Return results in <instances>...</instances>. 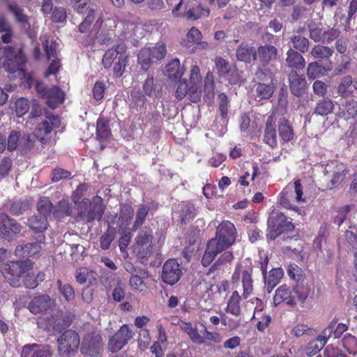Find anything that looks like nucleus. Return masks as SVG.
<instances>
[{
  "instance_id": "obj_1",
  "label": "nucleus",
  "mask_w": 357,
  "mask_h": 357,
  "mask_svg": "<svg viewBox=\"0 0 357 357\" xmlns=\"http://www.w3.org/2000/svg\"><path fill=\"white\" fill-rule=\"evenodd\" d=\"M236 229L233 223L224 221L216 230L215 237L208 241L202 259V264L208 266L215 257L223 250L232 245L236 240Z\"/></svg>"
},
{
  "instance_id": "obj_2",
  "label": "nucleus",
  "mask_w": 357,
  "mask_h": 357,
  "mask_svg": "<svg viewBox=\"0 0 357 357\" xmlns=\"http://www.w3.org/2000/svg\"><path fill=\"white\" fill-rule=\"evenodd\" d=\"M33 264L31 260L11 261L3 268V274L8 283L15 287L20 285L22 278L29 276Z\"/></svg>"
},
{
  "instance_id": "obj_3",
  "label": "nucleus",
  "mask_w": 357,
  "mask_h": 357,
  "mask_svg": "<svg viewBox=\"0 0 357 357\" xmlns=\"http://www.w3.org/2000/svg\"><path fill=\"white\" fill-rule=\"evenodd\" d=\"M58 354L63 357L74 356L79 347L80 338L77 332L66 330L56 340Z\"/></svg>"
},
{
  "instance_id": "obj_4",
  "label": "nucleus",
  "mask_w": 357,
  "mask_h": 357,
  "mask_svg": "<svg viewBox=\"0 0 357 357\" xmlns=\"http://www.w3.org/2000/svg\"><path fill=\"white\" fill-rule=\"evenodd\" d=\"M105 211L102 200L100 197H96L91 202L84 199L79 204V215L90 222L95 220H100Z\"/></svg>"
},
{
  "instance_id": "obj_5",
  "label": "nucleus",
  "mask_w": 357,
  "mask_h": 357,
  "mask_svg": "<svg viewBox=\"0 0 357 357\" xmlns=\"http://www.w3.org/2000/svg\"><path fill=\"white\" fill-rule=\"evenodd\" d=\"M153 235L149 228H144L135 238V252L144 263V260L151 255L153 250Z\"/></svg>"
},
{
  "instance_id": "obj_6",
  "label": "nucleus",
  "mask_w": 357,
  "mask_h": 357,
  "mask_svg": "<svg viewBox=\"0 0 357 357\" xmlns=\"http://www.w3.org/2000/svg\"><path fill=\"white\" fill-rule=\"evenodd\" d=\"M252 268L249 264H238L232 275L233 282H238L241 277V282L243 288V296L248 298L253 291V280L252 278Z\"/></svg>"
},
{
  "instance_id": "obj_7",
  "label": "nucleus",
  "mask_w": 357,
  "mask_h": 357,
  "mask_svg": "<svg viewBox=\"0 0 357 357\" xmlns=\"http://www.w3.org/2000/svg\"><path fill=\"white\" fill-rule=\"evenodd\" d=\"M294 193L296 194L295 199L297 202L303 200V188L299 180L294 181V190L293 187H287L282 190L279 197L280 204L287 208L296 210L297 208L291 203Z\"/></svg>"
},
{
  "instance_id": "obj_8",
  "label": "nucleus",
  "mask_w": 357,
  "mask_h": 357,
  "mask_svg": "<svg viewBox=\"0 0 357 357\" xmlns=\"http://www.w3.org/2000/svg\"><path fill=\"white\" fill-rule=\"evenodd\" d=\"M102 348V337L96 333H89L83 339L80 351L82 354L97 357Z\"/></svg>"
},
{
  "instance_id": "obj_9",
  "label": "nucleus",
  "mask_w": 357,
  "mask_h": 357,
  "mask_svg": "<svg viewBox=\"0 0 357 357\" xmlns=\"http://www.w3.org/2000/svg\"><path fill=\"white\" fill-rule=\"evenodd\" d=\"M182 275V271L178 261L174 259L167 260L163 265L162 280L167 284H176Z\"/></svg>"
},
{
  "instance_id": "obj_10",
  "label": "nucleus",
  "mask_w": 357,
  "mask_h": 357,
  "mask_svg": "<svg viewBox=\"0 0 357 357\" xmlns=\"http://www.w3.org/2000/svg\"><path fill=\"white\" fill-rule=\"evenodd\" d=\"M134 333L130 329L127 324L123 325L121 328L109 340V347L113 351L116 352L121 349L128 341L132 338Z\"/></svg>"
},
{
  "instance_id": "obj_11",
  "label": "nucleus",
  "mask_w": 357,
  "mask_h": 357,
  "mask_svg": "<svg viewBox=\"0 0 357 357\" xmlns=\"http://www.w3.org/2000/svg\"><path fill=\"white\" fill-rule=\"evenodd\" d=\"M278 49L271 45H259L254 53V60L258 61L262 67H266L271 61L277 59Z\"/></svg>"
},
{
  "instance_id": "obj_12",
  "label": "nucleus",
  "mask_w": 357,
  "mask_h": 357,
  "mask_svg": "<svg viewBox=\"0 0 357 357\" xmlns=\"http://www.w3.org/2000/svg\"><path fill=\"white\" fill-rule=\"evenodd\" d=\"M36 242L29 243L17 246L15 250V254L20 257L33 256L39 253L42 247L41 244L45 243V236L43 234H38L36 238Z\"/></svg>"
},
{
  "instance_id": "obj_13",
  "label": "nucleus",
  "mask_w": 357,
  "mask_h": 357,
  "mask_svg": "<svg viewBox=\"0 0 357 357\" xmlns=\"http://www.w3.org/2000/svg\"><path fill=\"white\" fill-rule=\"evenodd\" d=\"M289 83L291 93L297 97L302 96L307 88L305 77L299 75L294 70L289 74Z\"/></svg>"
},
{
  "instance_id": "obj_14",
  "label": "nucleus",
  "mask_w": 357,
  "mask_h": 357,
  "mask_svg": "<svg viewBox=\"0 0 357 357\" xmlns=\"http://www.w3.org/2000/svg\"><path fill=\"white\" fill-rule=\"evenodd\" d=\"M52 353L50 345L37 344H26L23 347L21 357H51Z\"/></svg>"
},
{
  "instance_id": "obj_15",
  "label": "nucleus",
  "mask_w": 357,
  "mask_h": 357,
  "mask_svg": "<svg viewBox=\"0 0 357 357\" xmlns=\"http://www.w3.org/2000/svg\"><path fill=\"white\" fill-rule=\"evenodd\" d=\"M354 89L357 90V77L353 79L351 75H346L341 78L337 91L342 98L352 97Z\"/></svg>"
},
{
  "instance_id": "obj_16",
  "label": "nucleus",
  "mask_w": 357,
  "mask_h": 357,
  "mask_svg": "<svg viewBox=\"0 0 357 357\" xmlns=\"http://www.w3.org/2000/svg\"><path fill=\"white\" fill-rule=\"evenodd\" d=\"M276 118L275 115L271 114L268 116L265 124L264 142L271 148L277 146V135L275 127Z\"/></svg>"
},
{
  "instance_id": "obj_17",
  "label": "nucleus",
  "mask_w": 357,
  "mask_h": 357,
  "mask_svg": "<svg viewBox=\"0 0 357 357\" xmlns=\"http://www.w3.org/2000/svg\"><path fill=\"white\" fill-rule=\"evenodd\" d=\"M0 223L2 225L1 234L5 238H10L12 234H19L22 227L5 213L0 214Z\"/></svg>"
},
{
  "instance_id": "obj_18",
  "label": "nucleus",
  "mask_w": 357,
  "mask_h": 357,
  "mask_svg": "<svg viewBox=\"0 0 357 357\" xmlns=\"http://www.w3.org/2000/svg\"><path fill=\"white\" fill-rule=\"evenodd\" d=\"M52 305V301L48 295H41L34 297L29 304V310L33 314H38L48 310Z\"/></svg>"
},
{
  "instance_id": "obj_19",
  "label": "nucleus",
  "mask_w": 357,
  "mask_h": 357,
  "mask_svg": "<svg viewBox=\"0 0 357 357\" xmlns=\"http://www.w3.org/2000/svg\"><path fill=\"white\" fill-rule=\"evenodd\" d=\"M285 303L289 305H296V297L289 287L286 285H282L275 291L274 296V303L278 305L281 303Z\"/></svg>"
},
{
  "instance_id": "obj_20",
  "label": "nucleus",
  "mask_w": 357,
  "mask_h": 357,
  "mask_svg": "<svg viewBox=\"0 0 357 357\" xmlns=\"http://www.w3.org/2000/svg\"><path fill=\"white\" fill-rule=\"evenodd\" d=\"M8 10L13 14L15 22L22 26V29L28 30L31 27L30 18L24 13L22 8L15 3H10L8 5Z\"/></svg>"
},
{
  "instance_id": "obj_21",
  "label": "nucleus",
  "mask_w": 357,
  "mask_h": 357,
  "mask_svg": "<svg viewBox=\"0 0 357 357\" xmlns=\"http://www.w3.org/2000/svg\"><path fill=\"white\" fill-rule=\"evenodd\" d=\"M330 329L323 331L317 339L310 341L306 347L305 352L307 356H314L317 354L326 344L330 335Z\"/></svg>"
},
{
  "instance_id": "obj_22",
  "label": "nucleus",
  "mask_w": 357,
  "mask_h": 357,
  "mask_svg": "<svg viewBox=\"0 0 357 357\" xmlns=\"http://www.w3.org/2000/svg\"><path fill=\"white\" fill-rule=\"evenodd\" d=\"M127 50L126 45L123 43L118 44L115 48L109 49L104 54L102 58V64L105 68L112 66L113 61L117 59L120 54L126 53Z\"/></svg>"
},
{
  "instance_id": "obj_23",
  "label": "nucleus",
  "mask_w": 357,
  "mask_h": 357,
  "mask_svg": "<svg viewBox=\"0 0 357 357\" xmlns=\"http://www.w3.org/2000/svg\"><path fill=\"white\" fill-rule=\"evenodd\" d=\"M46 104L52 109H55L63 103L65 93L57 86H52L44 97Z\"/></svg>"
},
{
  "instance_id": "obj_24",
  "label": "nucleus",
  "mask_w": 357,
  "mask_h": 357,
  "mask_svg": "<svg viewBox=\"0 0 357 357\" xmlns=\"http://www.w3.org/2000/svg\"><path fill=\"white\" fill-rule=\"evenodd\" d=\"M287 66L294 70H302L305 66V61L303 56L293 49H289L287 52Z\"/></svg>"
},
{
  "instance_id": "obj_25",
  "label": "nucleus",
  "mask_w": 357,
  "mask_h": 357,
  "mask_svg": "<svg viewBox=\"0 0 357 357\" xmlns=\"http://www.w3.org/2000/svg\"><path fill=\"white\" fill-rule=\"evenodd\" d=\"M331 165H328L326 167L325 171L326 173L331 172L330 170ZM333 175L331 180V188L337 187L339 185L344 179L347 173L348 172L347 167L342 164H336L334 170L332 171Z\"/></svg>"
},
{
  "instance_id": "obj_26",
  "label": "nucleus",
  "mask_w": 357,
  "mask_h": 357,
  "mask_svg": "<svg viewBox=\"0 0 357 357\" xmlns=\"http://www.w3.org/2000/svg\"><path fill=\"white\" fill-rule=\"evenodd\" d=\"M144 93L151 98H157L161 94L162 87L160 84L155 83L153 76H149L142 86Z\"/></svg>"
},
{
  "instance_id": "obj_27",
  "label": "nucleus",
  "mask_w": 357,
  "mask_h": 357,
  "mask_svg": "<svg viewBox=\"0 0 357 357\" xmlns=\"http://www.w3.org/2000/svg\"><path fill=\"white\" fill-rule=\"evenodd\" d=\"M135 274L130 279L131 287L139 291H144L146 289V283L144 279L149 278V273L146 270L135 271Z\"/></svg>"
},
{
  "instance_id": "obj_28",
  "label": "nucleus",
  "mask_w": 357,
  "mask_h": 357,
  "mask_svg": "<svg viewBox=\"0 0 357 357\" xmlns=\"http://www.w3.org/2000/svg\"><path fill=\"white\" fill-rule=\"evenodd\" d=\"M275 90L273 84L258 83L256 84L255 98L257 101L269 99Z\"/></svg>"
},
{
  "instance_id": "obj_29",
  "label": "nucleus",
  "mask_w": 357,
  "mask_h": 357,
  "mask_svg": "<svg viewBox=\"0 0 357 357\" xmlns=\"http://www.w3.org/2000/svg\"><path fill=\"white\" fill-rule=\"evenodd\" d=\"M283 271L280 268H273L268 275H266V273H263L265 283L267 285L268 291H271L279 283L280 280L283 276Z\"/></svg>"
},
{
  "instance_id": "obj_30",
  "label": "nucleus",
  "mask_w": 357,
  "mask_h": 357,
  "mask_svg": "<svg viewBox=\"0 0 357 357\" xmlns=\"http://www.w3.org/2000/svg\"><path fill=\"white\" fill-rule=\"evenodd\" d=\"M200 40H202L200 31L195 27H192L187 33L186 39L183 41L182 45L188 49L190 52H194L195 48L194 45L200 42Z\"/></svg>"
},
{
  "instance_id": "obj_31",
  "label": "nucleus",
  "mask_w": 357,
  "mask_h": 357,
  "mask_svg": "<svg viewBox=\"0 0 357 357\" xmlns=\"http://www.w3.org/2000/svg\"><path fill=\"white\" fill-rule=\"evenodd\" d=\"M45 117L46 119L43 121L39 130H43L45 134H49L53 129L59 128L61 122L59 116L54 114L47 113Z\"/></svg>"
},
{
  "instance_id": "obj_32",
  "label": "nucleus",
  "mask_w": 357,
  "mask_h": 357,
  "mask_svg": "<svg viewBox=\"0 0 357 357\" xmlns=\"http://www.w3.org/2000/svg\"><path fill=\"white\" fill-rule=\"evenodd\" d=\"M217 103L218 106V113L221 117L220 121H222V126H225L227 123L228 117V105L229 100L227 96L222 93L218 96Z\"/></svg>"
},
{
  "instance_id": "obj_33",
  "label": "nucleus",
  "mask_w": 357,
  "mask_h": 357,
  "mask_svg": "<svg viewBox=\"0 0 357 357\" xmlns=\"http://www.w3.org/2000/svg\"><path fill=\"white\" fill-rule=\"evenodd\" d=\"M255 51L253 47L248 44H241L236 50V56L238 61L250 63L251 58L254 59Z\"/></svg>"
},
{
  "instance_id": "obj_34",
  "label": "nucleus",
  "mask_w": 357,
  "mask_h": 357,
  "mask_svg": "<svg viewBox=\"0 0 357 357\" xmlns=\"http://www.w3.org/2000/svg\"><path fill=\"white\" fill-rule=\"evenodd\" d=\"M241 296L237 291H233L230 298L227 302L225 309L227 313H230L235 317H238L241 314L240 307Z\"/></svg>"
},
{
  "instance_id": "obj_35",
  "label": "nucleus",
  "mask_w": 357,
  "mask_h": 357,
  "mask_svg": "<svg viewBox=\"0 0 357 357\" xmlns=\"http://www.w3.org/2000/svg\"><path fill=\"white\" fill-rule=\"evenodd\" d=\"M29 226L38 234H43L47 227V218L40 215L32 216L29 220Z\"/></svg>"
},
{
  "instance_id": "obj_36",
  "label": "nucleus",
  "mask_w": 357,
  "mask_h": 357,
  "mask_svg": "<svg viewBox=\"0 0 357 357\" xmlns=\"http://www.w3.org/2000/svg\"><path fill=\"white\" fill-rule=\"evenodd\" d=\"M310 38L314 42H322L324 34L326 33V28L321 23L317 24L311 22L307 25Z\"/></svg>"
},
{
  "instance_id": "obj_37",
  "label": "nucleus",
  "mask_w": 357,
  "mask_h": 357,
  "mask_svg": "<svg viewBox=\"0 0 357 357\" xmlns=\"http://www.w3.org/2000/svg\"><path fill=\"white\" fill-rule=\"evenodd\" d=\"M334 105L332 100L328 98H325L316 104L314 113L324 116L332 113Z\"/></svg>"
},
{
  "instance_id": "obj_38",
  "label": "nucleus",
  "mask_w": 357,
  "mask_h": 357,
  "mask_svg": "<svg viewBox=\"0 0 357 357\" xmlns=\"http://www.w3.org/2000/svg\"><path fill=\"white\" fill-rule=\"evenodd\" d=\"M138 63L141 66L142 69L147 70L151 66L153 59L151 56V47L142 48L137 56Z\"/></svg>"
},
{
  "instance_id": "obj_39",
  "label": "nucleus",
  "mask_w": 357,
  "mask_h": 357,
  "mask_svg": "<svg viewBox=\"0 0 357 357\" xmlns=\"http://www.w3.org/2000/svg\"><path fill=\"white\" fill-rule=\"evenodd\" d=\"M178 208L182 223H186L195 216V208L191 203H182Z\"/></svg>"
},
{
  "instance_id": "obj_40",
  "label": "nucleus",
  "mask_w": 357,
  "mask_h": 357,
  "mask_svg": "<svg viewBox=\"0 0 357 357\" xmlns=\"http://www.w3.org/2000/svg\"><path fill=\"white\" fill-rule=\"evenodd\" d=\"M209 10L204 8L201 5H197L195 7L189 8L185 11L184 17L189 20H196L201 17L208 16Z\"/></svg>"
},
{
  "instance_id": "obj_41",
  "label": "nucleus",
  "mask_w": 357,
  "mask_h": 357,
  "mask_svg": "<svg viewBox=\"0 0 357 357\" xmlns=\"http://www.w3.org/2000/svg\"><path fill=\"white\" fill-rule=\"evenodd\" d=\"M166 73L168 77L171 79H176L181 77L183 74V70L181 67L178 59H173L166 66Z\"/></svg>"
},
{
  "instance_id": "obj_42",
  "label": "nucleus",
  "mask_w": 357,
  "mask_h": 357,
  "mask_svg": "<svg viewBox=\"0 0 357 357\" xmlns=\"http://www.w3.org/2000/svg\"><path fill=\"white\" fill-rule=\"evenodd\" d=\"M290 40L294 47L298 51L302 53L307 52L310 42L305 37L301 36V34H294L291 36Z\"/></svg>"
},
{
  "instance_id": "obj_43",
  "label": "nucleus",
  "mask_w": 357,
  "mask_h": 357,
  "mask_svg": "<svg viewBox=\"0 0 357 357\" xmlns=\"http://www.w3.org/2000/svg\"><path fill=\"white\" fill-rule=\"evenodd\" d=\"M278 131L280 137L284 142H289L293 139V130L287 120L284 119L280 120L278 126Z\"/></svg>"
},
{
  "instance_id": "obj_44",
  "label": "nucleus",
  "mask_w": 357,
  "mask_h": 357,
  "mask_svg": "<svg viewBox=\"0 0 357 357\" xmlns=\"http://www.w3.org/2000/svg\"><path fill=\"white\" fill-rule=\"evenodd\" d=\"M150 206L146 204H139L136 212V218L132 226V231H136L139 227L142 225L149 213Z\"/></svg>"
},
{
  "instance_id": "obj_45",
  "label": "nucleus",
  "mask_w": 357,
  "mask_h": 357,
  "mask_svg": "<svg viewBox=\"0 0 357 357\" xmlns=\"http://www.w3.org/2000/svg\"><path fill=\"white\" fill-rule=\"evenodd\" d=\"M334 51L329 47L317 45L312 49L310 54L315 59H328L333 55Z\"/></svg>"
},
{
  "instance_id": "obj_46",
  "label": "nucleus",
  "mask_w": 357,
  "mask_h": 357,
  "mask_svg": "<svg viewBox=\"0 0 357 357\" xmlns=\"http://www.w3.org/2000/svg\"><path fill=\"white\" fill-rule=\"evenodd\" d=\"M294 294L297 301L304 303L310 294V287L304 284L303 282H298L294 288Z\"/></svg>"
},
{
  "instance_id": "obj_47",
  "label": "nucleus",
  "mask_w": 357,
  "mask_h": 357,
  "mask_svg": "<svg viewBox=\"0 0 357 357\" xmlns=\"http://www.w3.org/2000/svg\"><path fill=\"white\" fill-rule=\"evenodd\" d=\"M35 142V135L22 133L19 151H20L22 153H26L34 147Z\"/></svg>"
},
{
  "instance_id": "obj_48",
  "label": "nucleus",
  "mask_w": 357,
  "mask_h": 357,
  "mask_svg": "<svg viewBox=\"0 0 357 357\" xmlns=\"http://www.w3.org/2000/svg\"><path fill=\"white\" fill-rule=\"evenodd\" d=\"M328 329H330V335H328V339L331 337L337 339L339 338L347 330V326L346 324L342 323L338 324L337 321H333L324 331H326Z\"/></svg>"
},
{
  "instance_id": "obj_49",
  "label": "nucleus",
  "mask_w": 357,
  "mask_h": 357,
  "mask_svg": "<svg viewBox=\"0 0 357 357\" xmlns=\"http://www.w3.org/2000/svg\"><path fill=\"white\" fill-rule=\"evenodd\" d=\"M110 135V130L109 128L108 122L99 118L97 121L96 126V136L97 138L100 140L107 139Z\"/></svg>"
},
{
  "instance_id": "obj_50",
  "label": "nucleus",
  "mask_w": 357,
  "mask_h": 357,
  "mask_svg": "<svg viewBox=\"0 0 357 357\" xmlns=\"http://www.w3.org/2000/svg\"><path fill=\"white\" fill-rule=\"evenodd\" d=\"M204 100L206 102H211L214 97V82L213 77L210 73L206 74L204 80Z\"/></svg>"
},
{
  "instance_id": "obj_51",
  "label": "nucleus",
  "mask_w": 357,
  "mask_h": 357,
  "mask_svg": "<svg viewBox=\"0 0 357 357\" xmlns=\"http://www.w3.org/2000/svg\"><path fill=\"white\" fill-rule=\"evenodd\" d=\"M43 47L47 59H56L57 51L59 47V43L53 40H45L43 43Z\"/></svg>"
},
{
  "instance_id": "obj_52",
  "label": "nucleus",
  "mask_w": 357,
  "mask_h": 357,
  "mask_svg": "<svg viewBox=\"0 0 357 357\" xmlns=\"http://www.w3.org/2000/svg\"><path fill=\"white\" fill-rule=\"evenodd\" d=\"M37 209L40 215L47 218L50 213H53V206L47 197H41L37 203Z\"/></svg>"
},
{
  "instance_id": "obj_53",
  "label": "nucleus",
  "mask_w": 357,
  "mask_h": 357,
  "mask_svg": "<svg viewBox=\"0 0 357 357\" xmlns=\"http://www.w3.org/2000/svg\"><path fill=\"white\" fill-rule=\"evenodd\" d=\"M22 133L19 131L12 130L7 139V149L10 151H13L20 148V142Z\"/></svg>"
},
{
  "instance_id": "obj_54",
  "label": "nucleus",
  "mask_w": 357,
  "mask_h": 357,
  "mask_svg": "<svg viewBox=\"0 0 357 357\" xmlns=\"http://www.w3.org/2000/svg\"><path fill=\"white\" fill-rule=\"evenodd\" d=\"M72 213V208L66 200H61L58 203L56 208H54L53 214L55 217L63 215H70Z\"/></svg>"
},
{
  "instance_id": "obj_55",
  "label": "nucleus",
  "mask_w": 357,
  "mask_h": 357,
  "mask_svg": "<svg viewBox=\"0 0 357 357\" xmlns=\"http://www.w3.org/2000/svg\"><path fill=\"white\" fill-rule=\"evenodd\" d=\"M96 11V10L95 8H90L89 10L86 17L78 26L79 32L84 33L89 31L91 24L94 20Z\"/></svg>"
},
{
  "instance_id": "obj_56",
  "label": "nucleus",
  "mask_w": 357,
  "mask_h": 357,
  "mask_svg": "<svg viewBox=\"0 0 357 357\" xmlns=\"http://www.w3.org/2000/svg\"><path fill=\"white\" fill-rule=\"evenodd\" d=\"M128 59V56L126 55L125 53L118 56V60L114 63L113 68V72L116 76L120 77L122 75L125 70Z\"/></svg>"
},
{
  "instance_id": "obj_57",
  "label": "nucleus",
  "mask_w": 357,
  "mask_h": 357,
  "mask_svg": "<svg viewBox=\"0 0 357 357\" xmlns=\"http://www.w3.org/2000/svg\"><path fill=\"white\" fill-rule=\"evenodd\" d=\"M151 56L153 60H160L165 57L167 54L166 45L162 42L157 43L151 47Z\"/></svg>"
},
{
  "instance_id": "obj_58",
  "label": "nucleus",
  "mask_w": 357,
  "mask_h": 357,
  "mask_svg": "<svg viewBox=\"0 0 357 357\" xmlns=\"http://www.w3.org/2000/svg\"><path fill=\"white\" fill-rule=\"evenodd\" d=\"M215 63L220 76H226L231 70V66L229 62L222 57H217L215 59Z\"/></svg>"
},
{
  "instance_id": "obj_59",
  "label": "nucleus",
  "mask_w": 357,
  "mask_h": 357,
  "mask_svg": "<svg viewBox=\"0 0 357 357\" xmlns=\"http://www.w3.org/2000/svg\"><path fill=\"white\" fill-rule=\"evenodd\" d=\"M202 86V85H189L188 95L191 102L197 103L201 100Z\"/></svg>"
},
{
  "instance_id": "obj_60",
  "label": "nucleus",
  "mask_w": 357,
  "mask_h": 357,
  "mask_svg": "<svg viewBox=\"0 0 357 357\" xmlns=\"http://www.w3.org/2000/svg\"><path fill=\"white\" fill-rule=\"evenodd\" d=\"M134 215V210L130 205H123L121 206L119 215V220L123 225H127L128 222L131 220Z\"/></svg>"
},
{
  "instance_id": "obj_61",
  "label": "nucleus",
  "mask_w": 357,
  "mask_h": 357,
  "mask_svg": "<svg viewBox=\"0 0 357 357\" xmlns=\"http://www.w3.org/2000/svg\"><path fill=\"white\" fill-rule=\"evenodd\" d=\"M114 231L113 229L109 228L100 238V247L102 250H107L112 241L114 238Z\"/></svg>"
},
{
  "instance_id": "obj_62",
  "label": "nucleus",
  "mask_w": 357,
  "mask_h": 357,
  "mask_svg": "<svg viewBox=\"0 0 357 357\" xmlns=\"http://www.w3.org/2000/svg\"><path fill=\"white\" fill-rule=\"evenodd\" d=\"M188 85H202V77L198 66L192 65L190 73V82Z\"/></svg>"
},
{
  "instance_id": "obj_63",
  "label": "nucleus",
  "mask_w": 357,
  "mask_h": 357,
  "mask_svg": "<svg viewBox=\"0 0 357 357\" xmlns=\"http://www.w3.org/2000/svg\"><path fill=\"white\" fill-rule=\"evenodd\" d=\"M90 0H70V5L73 9L78 13H84L86 10L89 11Z\"/></svg>"
},
{
  "instance_id": "obj_64",
  "label": "nucleus",
  "mask_w": 357,
  "mask_h": 357,
  "mask_svg": "<svg viewBox=\"0 0 357 357\" xmlns=\"http://www.w3.org/2000/svg\"><path fill=\"white\" fill-rule=\"evenodd\" d=\"M58 285L60 292L67 301H71L75 297L73 288L68 284H62L61 281H58Z\"/></svg>"
}]
</instances>
